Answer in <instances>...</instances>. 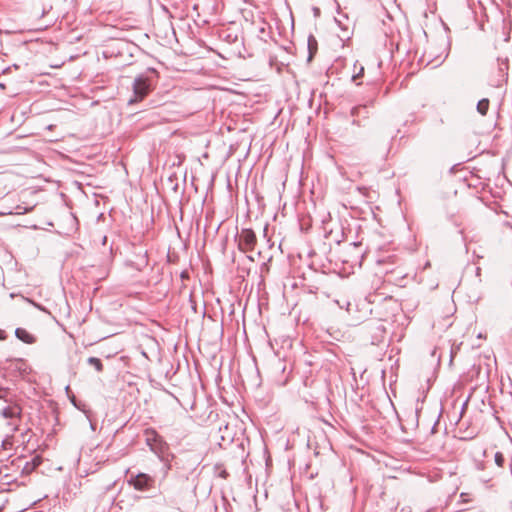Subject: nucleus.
<instances>
[{"mask_svg":"<svg viewBox=\"0 0 512 512\" xmlns=\"http://www.w3.org/2000/svg\"><path fill=\"white\" fill-rule=\"evenodd\" d=\"M400 512H405V509H404V508H403V509H401V511H400Z\"/></svg>","mask_w":512,"mask_h":512,"instance_id":"26","label":"nucleus"},{"mask_svg":"<svg viewBox=\"0 0 512 512\" xmlns=\"http://www.w3.org/2000/svg\"><path fill=\"white\" fill-rule=\"evenodd\" d=\"M87 362L89 365L93 366L97 372H101L103 370V364L99 358L89 357Z\"/></svg>","mask_w":512,"mask_h":512,"instance_id":"11","label":"nucleus"},{"mask_svg":"<svg viewBox=\"0 0 512 512\" xmlns=\"http://www.w3.org/2000/svg\"><path fill=\"white\" fill-rule=\"evenodd\" d=\"M364 74V67L360 65L359 71L352 76V80L356 81L357 79L361 78Z\"/></svg>","mask_w":512,"mask_h":512,"instance_id":"14","label":"nucleus"},{"mask_svg":"<svg viewBox=\"0 0 512 512\" xmlns=\"http://www.w3.org/2000/svg\"><path fill=\"white\" fill-rule=\"evenodd\" d=\"M370 330H373L372 344L377 345L384 339L386 328L381 322H374L369 324Z\"/></svg>","mask_w":512,"mask_h":512,"instance_id":"6","label":"nucleus"},{"mask_svg":"<svg viewBox=\"0 0 512 512\" xmlns=\"http://www.w3.org/2000/svg\"><path fill=\"white\" fill-rule=\"evenodd\" d=\"M181 277H182V278L186 277V273H185V272H183V273L181 274Z\"/></svg>","mask_w":512,"mask_h":512,"instance_id":"24","label":"nucleus"},{"mask_svg":"<svg viewBox=\"0 0 512 512\" xmlns=\"http://www.w3.org/2000/svg\"><path fill=\"white\" fill-rule=\"evenodd\" d=\"M462 164H463V162H458L457 164L452 166L450 168V173L454 174V173H457L458 171H460L462 169Z\"/></svg>","mask_w":512,"mask_h":512,"instance_id":"15","label":"nucleus"},{"mask_svg":"<svg viewBox=\"0 0 512 512\" xmlns=\"http://www.w3.org/2000/svg\"><path fill=\"white\" fill-rule=\"evenodd\" d=\"M152 482L153 479L144 473H139L138 475L131 477L129 480V484L139 491L148 490L151 487Z\"/></svg>","mask_w":512,"mask_h":512,"instance_id":"5","label":"nucleus"},{"mask_svg":"<svg viewBox=\"0 0 512 512\" xmlns=\"http://www.w3.org/2000/svg\"><path fill=\"white\" fill-rule=\"evenodd\" d=\"M27 211H28V210H27V209H25V211H24L23 213H25V212H27ZM17 213H18V214H21L22 212H21V211H18Z\"/></svg>","mask_w":512,"mask_h":512,"instance_id":"25","label":"nucleus"},{"mask_svg":"<svg viewBox=\"0 0 512 512\" xmlns=\"http://www.w3.org/2000/svg\"><path fill=\"white\" fill-rule=\"evenodd\" d=\"M14 362H15V367L21 371H26V368H23V366L25 365V362L23 359L21 358H17V359H14Z\"/></svg>","mask_w":512,"mask_h":512,"instance_id":"12","label":"nucleus"},{"mask_svg":"<svg viewBox=\"0 0 512 512\" xmlns=\"http://www.w3.org/2000/svg\"><path fill=\"white\" fill-rule=\"evenodd\" d=\"M238 248L242 252L252 251L256 245L257 238L253 230L242 229L237 236Z\"/></svg>","mask_w":512,"mask_h":512,"instance_id":"3","label":"nucleus"},{"mask_svg":"<svg viewBox=\"0 0 512 512\" xmlns=\"http://www.w3.org/2000/svg\"><path fill=\"white\" fill-rule=\"evenodd\" d=\"M15 336L27 344H32L36 341V338L24 328H17L15 330Z\"/></svg>","mask_w":512,"mask_h":512,"instance_id":"7","label":"nucleus"},{"mask_svg":"<svg viewBox=\"0 0 512 512\" xmlns=\"http://www.w3.org/2000/svg\"><path fill=\"white\" fill-rule=\"evenodd\" d=\"M489 103V99L487 98L479 100L477 103V111L483 116L486 115L489 109Z\"/></svg>","mask_w":512,"mask_h":512,"instance_id":"10","label":"nucleus"},{"mask_svg":"<svg viewBox=\"0 0 512 512\" xmlns=\"http://www.w3.org/2000/svg\"><path fill=\"white\" fill-rule=\"evenodd\" d=\"M508 59H500L498 58V70L499 75L504 79L507 77V71H508Z\"/></svg>","mask_w":512,"mask_h":512,"instance_id":"9","label":"nucleus"},{"mask_svg":"<svg viewBox=\"0 0 512 512\" xmlns=\"http://www.w3.org/2000/svg\"><path fill=\"white\" fill-rule=\"evenodd\" d=\"M495 463H496L499 467H501V466L503 465V463H504V456H503V454H502L501 452H497V453L495 454Z\"/></svg>","mask_w":512,"mask_h":512,"instance_id":"13","label":"nucleus"},{"mask_svg":"<svg viewBox=\"0 0 512 512\" xmlns=\"http://www.w3.org/2000/svg\"><path fill=\"white\" fill-rule=\"evenodd\" d=\"M4 214H5V213H3V212H0V215H4Z\"/></svg>","mask_w":512,"mask_h":512,"instance_id":"27","label":"nucleus"},{"mask_svg":"<svg viewBox=\"0 0 512 512\" xmlns=\"http://www.w3.org/2000/svg\"><path fill=\"white\" fill-rule=\"evenodd\" d=\"M307 46H308L307 60H308V62H310L313 59V57L315 56L317 49H318V42L313 35H309L308 41H307Z\"/></svg>","mask_w":512,"mask_h":512,"instance_id":"8","label":"nucleus"},{"mask_svg":"<svg viewBox=\"0 0 512 512\" xmlns=\"http://www.w3.org/2000/svg\"><path fill=\"white\" fill-rule=\"evenodd\" d=\"M4 390L0 388V398L3 396Z\"/></svg>","mask_w":512,"mask_h":512,"instance_id":"21","label":"nucleus"},{"mask_svg":"<svg viewBox=\"0 0 512 512\" xmlns=\"http://www.w3.org/2000/svg\"><path fill=\"white\" fill-rule=\"evenodd\" d=\"M480 271H481L480 267H477V268H476V275H477V276H479V275H480Z\"/></svg>","mask_w":512,"mask_h":512,"instance_id":"20","label":"nucleus"},{"mask_svg":"<svg viewBox=\"0 0 512 512\" xmlns=\"http://www.w3.org/2000/svg\"><path fill=\"white\" fill-rule=\"evenodd\" d=\"M5 88V84L4 83H0V89H4Z\"/></svg>","mask_w":512,"mask_h":512,"instance_id":"22","label":"nucleus"},{"mask_svg":"<svg viewBox=\"0 0 512 512\" xmlns=\"http://www.w3.org/2000/svg\"><path fill=\"white\" fill-rule=\"evenodd\" d=\"M246 258H247L249 261H251V262H254V261H255V258H254V256H252V255H247V256H246Z\"/></svg>","mask_w":512,"mask_h":512,"instance_id":"17","label":"nucleus"},{"mask_svg":"<svg viewBox=\"0 0 512 512\" xmlns=\"http://www.w3.org/2000/svg\"><path fill=\"white\" fill-rule=\"evenodd\" d=\"M365 106H356V107H353L352 110H351V114L352 116H355V115H358L360 110L364 109Z\"/></svg>","mask_w":512,"mask_h":512,"instance_id":"16","label":"nucleus"},{"mask_svg":"<svg viewBox=\"0 0 512 512\" xmlns=\"http://www.w3.org/2000/svg\"><path fill=\"white\" fill-rule=\"evenodd\" d=\"M145 441L150 450L156 455H162L167 449L166 442L154 429L145 430Z\"/></svg>","mask_w":512,"mask_h":512,"instance_id":"2","label":"nucleus"},{"mask_svg":"<svg viewBox=\"0 0 512 512\" xmlns=\"http://www.w3.org/2000/svg\"><path fill=\"white\" fill-rule=\"evenodd\" d=\"M313 11H314V14H315L316 16H317V15H319V13H320V9H319V8H317V7H315V8L313 9Z\"/></svg>","mask_w":512,"mask_h":512,"instance_id":"18","label":"nucleus"},{"mask_svg":"<svg viewBox=\"0 0 512 512\" xmlns=\"http://www.w3.org/2000/svg\"><path fill=\"white\" fill-rule=\"evenodd\" d=\"M133 96L128 104H134L142 101L153 89L151 79L144 75H139L133 82Z\"/></svg>","mask_w":512,"mask_h":512,"instance_id":"1","label":"nucleus"},{"mask_svg":"<svg viewBox=\"0 0 512 512\" xmlns=\"http://www.w3.org/2000/svg\"><path fill=\"white\" fill-rule=\"evenodd\" d=\"M22 408L19 405H9L1 410V415L9 419L8 425L12 427V430H17L18 423L21 420Z\"/></svg>","mask_w":512,"mask_h":512,"instance_id":"4","label":"nucleus"},{"mask_svg":"<svg viewBox=\"0 0 512 512\" xmlns=\"http://www.w3.org/2000/svg\"><path fill=\"white\" fill-rule=\"evenodd\" d=\"M71 402L73 403V405H74V406H76V407H77V405H76V401H75V396H73V397L71 398Z\"/></svg>","mask_w":512,"mask_h":512,"instance_id":"19","label":"nucleus"},{"mask_svg":"<svg viewBox=\"0 0 512 512\" xmlns=\"http://www.w3.org/2000/svg\"><path fill=\"white\" fill-rule=\"evenodd\" d=\"M106 240H107V238H106V236H104V238H103V244H105V243H106Z\"/></svg>","mask_w":512,"mask_h":512,"instance_id":"23","label":"nucleus"}]
</instances>
